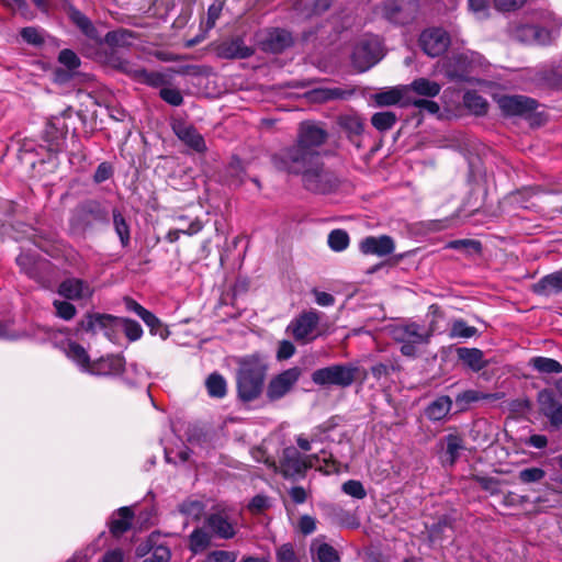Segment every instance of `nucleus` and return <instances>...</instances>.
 Wrapping results in <instances>:
<instances>
[{
  "mask_svg": "<svg viewBox=\"0 0 562 562\" xmlns=\"http://www.w3.org/2000/svg\"><path fill=\"white\" fill-rule=\"evenodd\" d=\"M328 136L321 123L302 121L294 143L271 155L272 166L279 171L301 176L303 187L310 192H335L340 181L335 172L325 168L322 159V147Z\"/></svg>",
  "mask_w": 562,
  "mask_h": 562,
  "instance_id": "f257e3e1",
  "label": "nucleus"
},
{
  "mask_svg": "<svg viewBox=\"0 0 562 562\" xmlns=\"http://www.w3.org/2000/svg\"><path fill=\"white\" fill-rule=\"evenodd\" d=\"M267 372L268 363L259 353L239 359L236 371V392L243 403H250L260 397Z\"/></svg>",
  "mask_w": 562,
  "mask_h": 562,
  "instance_id": "f03ea898",
  "label": "nucleus"
},
{
  "mask_svg": "<svg viewBox=\"0 0 562 562\" xmlns=\"http://www.w3.org/2000/svg\"><path fill=\"white\" fill-rule=\"evenodd\" d=\"M64 10L70 20V22L88 38L94 41L98 44H106L110 47H125L131 45V41L137 36L135 32L120 27L114 31H110L102 38L99 31L92 23V21L72 3H65Z\"/></svg>",
  "mask_w": 562,
  "mask_h": 562,
  "instance_id": "7ed1b4c3",
  "label": "nucleus"
},
{
  "mask_svg": "<svg viewBox=\"0 0 562 562\" xmlns=\"http://www.w3.org/2000/svg\"><path fill=\"white\" fill-rule=\"evenodd\" d=\"M109 222L108 210L95 199H86L70 210L68 227L71 235L85 236L94 224Z\"/></svg>",
  "mask_w": 562,
  "mask_h": 562,
  "instance_id": "20e7f679",
  "label": "nucleus"
},
{
  "mask_svg": "<svg viewBox=\"0 0 562 562\" xmlns=\"http://www.w3.org/2000/svg\"><path fill=\"white\" fill-rule=\"evenodd\" d=\"M395 342L401 344V353L408 358L418 356V347L427 345L432 331L416 322L395 325L391 330Z\"/></svg>",
  "mask_w": 562,
  "mask_h": 562,
  "instance_id": "39448f33",
  "label": "nucleus"
},
{
  "mask_svg": "<svg viewBox=\"0 0 562 562\" xmlns=\"http://www.w3.org/2000/svg\"><path fill=\"white\" fill-rule=\"evenodd\" d=\"M359 368L353 363H335L313 371L311 380L318 386H351L359 374Z\"/></svg>",
  "mask_w": 562,
  "mask_h": 562,
  "instance_id": "423d86ee",
  "label": "nucleus"
},
{
  "mask_svg": "<svg viewBox=\"0 0 562 562\" xmlns=\"http://www.w3.org/2000/svg\"><path fill=\"white\" fill-rule=\"evenodd\" d=\"M383 57L382 43L378 37L364 38L353 48L352 66L358 72H364L378 64Z\"/></svg>",
  "mask_w": 562,
  "mask_h": 562,
  "instance_id": "0eeeda50",
  "label": "nucleus"
},
{
  "mask_svg": "<svg viewBox=\"0 0 562 562\" xmlns=\"http://www.w3.org/2000/svg\"><path fill=\"white\" fill-rule=\"evenodd\" d=\"M72 114V108L68 106L59 115L52 116L46 123L43 138L48 144L50 151L58 153L63 149L67 134L69 133L67 120L71 119Z\"/></svg>",
  "mask_w": 562,
  "mask_h": 562,
  "instance_id": "6e6552de",
  "label": "nucleus"
},
{
  "mask_svg": "<svg viewBox=\"0 0 562 562\" xmlns=\"http://www.w3.org/2000/svg\"><path fill=\"white\" fill-rule=\"evenodd\" d=\"M418 11V0H385L382 5L383 18L396 25L412 23Z\"/></svg>",
  "mask_w": 562,
  "mask_h": 562,
  "instance_id": "1a4fd4ad",
  "label": "nucleus"
},
{
  "mask_svg": "<svg viewBox=\"0 0 562 562\" xmlns=\"http://www.w3.org/2000/svg\"><path fill=\"white\" fill-rule=\"evenodd\" d=\"M301 374V368L292 367L273 376L266 390L268 401L276 402L284 397L297 383Z\"/></svg>",
  "mask_w": 562,
  "mask_h": 562,
  "instance_id": "9d476101",
  "label": "nucleus"
},
{
  "mask_svg": "<svg viewBox=\"0 0 562 562\" xmlns=\"http://www.w3.org/2000/svg\"><path fill=\"white\" fill-rule=\"evenodd\" d=\"M418 43L426 55L438 57L449 48L450 35L441 27H431L422 32Z\"/></svg>",
  "mask_w": 562,
  "mask_h": 562,
  "instance_id": "9b49d317",
  "label": "nucleus"
},
{
  "mask_svg": "<svg viewBox=\"0 0 562 562\" xmlns=\"http://www.w3.org/2000/svg\"><path fill=\"white\" fill-rule=\"evenodd\" d=\"M505 116H527L538 108V101L526 95H503L497 101Z\"/></svg>",
  "mask_w": 562,
  "mask_h": 562,
  "instance_id": "f8f14e48",
  "label": "nucleus"
},
{
  "mask_svg": "<svg viewBox=\"0 0 562 562\" xmlns=\"http://www.w3.org/2000/svg\"><path fill=\"white\" fill-rule=\"evenodd\" d=\"M311 468H313V463L304 460V457L295 448L288 447L283 450L280 459V472L284 477L304 475Z\"/></svg>",
  "mask_w": 562,
  "mask_h": 562,
  "instance_id": "ddd939ff",
  "label": "nucleus"
},
{
  "mask_svg": "<svg viewBox=\"0 0 562 562\" xmlns=\"http://www.w3.org/2000/svg\"><path fill=\"white\" fill-rule=\"evenodd\" d=\"M438 446L442 449V453L440 454L441 464L449 468L456 465L461 452L467 449L464 438L457 431L442 437Z\"/></svg>",
  "mask_w": 562,
  "mask_h": 562,
  "instance_id": "4468645a",
  "label": "nucleus"
},
{
  "mask_svg": "<svg viewBox=\"0 0 562 562\" xmlns=\"http://www.w3.org/2000/svg\"><path fill=\"white\" fill-rule=\"evenodd\" d=\"M319 323V315L316 311H307L301 313L295 319L291 322L290 328L292 336L296 341L308 342L315 339V336L310 337Z\"/></svg>",
  "mask_w": 562,
  "mask_h": 562,
  "instance_id": "2eb2a0df",
  "label": "nucleus"
},
{
  "mask_svg": "<svg viewBox=\"0 0 562 562\" xmlns=\"http://www.w3.org/2000/svg\"><path fill=\"white\" fill-rule=\"evenodd\" d=\"M215 53L224 59H246L255 54V49L245 45L241 36H233L220 42L215 46Z\"/></svg>",
  "mask_w": 562,
  "mask_h": 562,
  "instance_id": "dca6fc26",
  "label": "nucleus"
},
{
  "mask_svg": "<svg viewBox=\"0 0 562 562\" xmlns=\"http://www.w3.org/2000/svg\"><path fill=\"white\" fill-rule=\"evenodd\" d=\"M292 34L280 27L269 29L260 41V48L266 53L281 54L293 45Z\"/></svg>",
  "mask_w": 562,
  "mask_h": 562,
  "instance_id": "f3484780",
  "label": "nucleus"
},
{
  "mask_svg": "<svg viewBox=\"0 0 562 562\" xmlns=\"http://www.w3.org/2000/svg\"><path fill=\"white\" fill-rule=\"evenodd\" d=\"M57 293L66 300L78 301L82 299H90L93 295L94 290L83 279L67 278L59 283Z\"/></svg>",
  "mask_w": 562,
  "mask_h": 562,
  "instance_id": "a211bd4d",
  "label": "nucleus"
},
{
  "mask_svg": "<svg viewBox=\"0 0 562 562\" xmlns=\"http://www.w3.org/2000/svg\"><path fill=\"white\" fill-rule=\"evenodd\" d=\"M204 527L211 531L212 536L220 539L228 540L236 535L235 526L225 512H216L207 515L204 520Z\"/></svg>",
  "mask_w": 562,
  "mask_h": 562,
  "instance_id": "6ab92c4d",
  "label": "nucleus"
},
{
  "mask_svg": "<svg viewBox=\"0 0 562 562\" xmlns=\"http://www.w3.org/2000/svg\"><path fill=\"white\" fill-rule=\"evenodd\" d=\"M125 371V358L122 355H108L92 361L89 374L121 375Z\"/></svg>",
  "mask_w": 562,
  "mask_h": 562,
  "instance_id": "aec40b11",
  "label": "nucleus"
},
{
  "mask_svg": "<svg viewBox=\"0 0 562 562\" xmlns=\"http://www.w3.org/2000/svg\"><path fill=\"white\" fill-rule=\"evenodd\" d=\"M359 249L363 255L384 257L394 251L395 244L389 235L368 236L360 241Z\"/></svg>",
  "mask_w": 562,
  "mask_h": 562,
  "instance_id": "412c9836",
  "label": "nucleus"
},
{
  "mask_svg": "<svg viewBox=\"0 0 562 562\" xmlns=\"http://www.w3.org/2000/svg\"><path fill=\"white\" fill-rule=\"evenodd\" d=\"M177 137L195 153L203 154L207 150L204 137L191 124L178 123L173 125Z\"/></svg>",
  "mask_w": 562,
  "mask_h": 562,
  "instance_id": "4be33fe9",
  "label": "nucleus"
},
{
  "mask_svg": "<svg viewBox=\"0 0 562 562\" xmlns=\"http://www.w3.org/2000/svg\"><path fill=\"white\" fill-rule=\"evenodd\" d=\"M504 396L505 393L503 392L487 393L479 390H465L456 395L454 403L458 412H465L474 403L480 401L496 402L504 398Z\"/></svg>",
  "mask_w": 562,
  "mask_h": 562,
  "instance_id": "5701e85b",
  "label": "nucleus"
},
{
  "mask_svg": "<svg viewBox=\"0 0 562 562\" xmlns=\"http://www.w3.org/2000/svg\"><path fill=\"white\" fill-rule=\"evenodd\" d=\"M337 124L347 138L358 148L361 147V136L364 130L363 119L357 114L339 115Z\"/></svg>",
  "mask_w": 562,
  "mask_h": 562,
  "instance_id": "b1692460",
  "label": "nucleus"
},
{
  "mask_svg": "<svg viewBox=\"0 0 562 562\" xmlns=\"http://www.w3.org/2000/svg\"><path fill=\"white\" fill-rule=\"evenodd\" d=\"M134 516L135 514L133 509L128 506H123L116 509L108 522L110 533L114 538L123 536L131 529Z\"/></svg>",
  "mask_w": 562,
  "mask_h": 562,
  "instance_id": "393cba45",
  "label": "nucleus"
},
{
  "mask_svg": "<svg viewBox=\"0 0 562 562\" xmlns=\"http://www.w3.org/2000/svg\"><path fill=\"white\" fill-rule=\"evenodd\" d=\"M405 97L414 95L420 98H435L441 91V86L428 78H417L404 87Z\"/></svg>",
  "mask_w": 562,
  "mask_h": 562,
  "instance_id": "a878e982",
  "label": "nucleus"
},
{
  "mask_svg": "<svg viewBox=\"0 0 562 562\" xmlns=\"http://www.w3.org/2000/svg\"><path fill=\"white\" fill-rule=\"evenodd\" d=\"M537 295H551L562 292V269L542 277L532 285Z\"/></svg>",
  "mask_w": 562,
  "mask_h": 562,
  "instance_id": "bb28decb",
  "label": "nucleus"
},
{
  "mask_svg": "<svg viewBox=\"0 0 562 562\" xmlns=\"http://www.w3.org/2000/svg\"><path fill=\"white\" fill-rule=\"evenodd\" d=\"M452 407V400L448 395L438 396L425 408V416L431 422H440L447 417Z\"/></svg>",
  "mask_w": 562,
  "mask_h": 562,
  "instance_id": "cd10ccee",
  "label": "nucleus"
},
{
  "mask_svg": "<svg viewBox=\"0 0 562 562\" xmlns=\"http://www.w3.org/2000/svg\"><path fill=\"white\" fill-rule=\"evenodd\" d=\"M457 356L472 371L479 372L486 367L484 353L477 348L460 347L457 349Z\"/></svg>",
  "mask_w": 562,
  "mask_h": 562,
  "instance_id": "c85d7f7f",
  "label": "nucleus"
},
{
  "mask_svg": "<svg viewBox=\"0 0 562 562\" xmlns=\"http://www.w3.org/2000/svg\"><path fill=\"white\" fill-rule=\"evenodd\" d=\"M66 356L75 362L82 372L88 373L91 367V359L87 350L76 341H69L66 349Z\"/></svg>",
  "mask_w": 562,
  "mask_h": 562,
  "instance_id": "c756f323",
  "label": "nucleus"
},
{
  "mask_svg": "<svg viewBox=\"0 0 562 562\" xmlns=\"http://www.w3.org/2000/svg\"><path fill=\"white\" fill-rule=\"evenodd\" d=\"M464 106L474 115H485L488 110V102L476 90H468L463 94Z\"/></svg>",
  "mask_w": 562,
  "mask_h": 562,
  "instance_id": "7c9ffc66",
  "label": "nucleus"
},
{
  "mask_svg": "<svg viewBox=\"0 0 562 562\" xmlns=\"http://www.w3.org/2000/svg\"><path fill=\"white\" fill-rule=\"evenodd\" d=\"M113 226L116 235L120 238L122 247H127L131 243V228L126 218L119 209L112 210Z\"/></svg>",
  "mask_w": 562,
  "mask_h": 562,
  "instance_id": "2f4dec72",
  "label": "nucleus"
},
{
  "mask_svg": "<svg viewBox=\"0 0 562 562\" xmlns=\"http://www.w3.org/2000/svg\"><path fill=\"white\" fill-rule=\"evenodd\" d=\"M529 366L540 373H562V364L558 360L548 357H533L529 360Z\"/></svg>",
  "mask_w": 562,
  "mask_h": 562,
  "instance_id": "473e14b6",
  "label": "nucleus"
},
{
  "mask_svg": "<svg viewBox=\"0 0 562 562\" xmlns=\"http://www.w3.org/2000/svg\"><path fill=\"white\" fill-rule=\"evenodd\" d=\"M211 546V535H209L204 529L202 528H195L190 535H189V550L193 554L201 553L202 551L206 550Z\"/></svg>",
  "mask_w": 562,
  "mask_h": 562,
  "instance_id": "72a5a7b5",
  "label": "nucleus"
},
{
  "mask_svg": "<svg viewBox=\"0 0 562 562\" xmlns=\"http://www.w3.org/2000/svg\"><path fill=\"white\" fill-rule=\"evenodd\" d=\"M450 528L451 522L447 516H442L432 525L426 526L428 542L431 546L441 542L446 538V530Z\"/></svg>",
  "mask_w": 562,
  "mask_h": 562,
  "instance_id": "f704fd0d",
  "label": "nucleus"
},
{
  "mask_svg": "<svg viewBox=\"0 0 562 562\" xmlns=\"http://www.w3.org/2000/svg\"><path fill=\"white\" fill-rule=\"evenodd\" d=\"M205 386L207 394L214 398H223L227 393L226 380L217 372H213L207 376Z\"/></svg>",
  "mask_w": 562,
  "mask_h": 562,
  "instance_id": "c9c22d12",
  "label": "nucleus"
},
{
  "mask_svg": "<svg viewBox=\"0 0 562 562\" xmlns=\"http://www.w3.org/2000/svg\"><path fill=\"white\" fill-rule=\"evenodd\" d=\"M226 179L229 186H240L244 181L245 168L241 159L238 156H233L228 166L226 167Z\"/></svg>",
  "mask_w": 562,
  "mask_h": 562,
  "instance_id": "e433bc0d",
  "label": "nucleus"
},
{
  "mask_svg": "<svg viewBox=\"0 0 562 562\" xmlns=\"http://www.w3.org/2000/svg\"><path fill=\"white\" fill-rule=\"evenodd\" d=\"M100 318L101 319L99 329L103 330L104 336L110 341L114 342L117 337V328L121 327L120 316L103 313V315Z\"/></svg>",
  "mask_w": 562,
  "mask_h": 562,
  "instance_id": "4c0bfd02",
  "label": "nucleus"
},
{
  "mask_svg": "<svg viewBox=\"0 0 562 562\" xmlns=\"http://www.w3.org/2000/svg\"><path fill=\"white\" fill-rule=\"evenodd\" d=\"M403 105H412L429 114H437L440 111V106L436 101L429 100V98H418L415 95H406Z\"/></svg>",
  "mask_w": 562,
  "mask_h": 562,
  "instance_id": "58836bf2",
  "label": "nucleus"
},
{
  "mask_svg": "<svg viewBox=\"0 0 562 562\" xmlns=\"http://www.w3.org/2000/svg\"><path fill=\"white\" fill-rule=\"evenodd\" d=\"M396 121V114L391 111L376 112L371 116V124L379 132L390 131Z\"/></svg>",
  "mask_w": 562,
  "mask_h": 562,
  "instance_id": "ea45409f",
  "label": "nucleus"
},
{
  "mask_svg": "<svg viewBox=\"0 0 562 562\" xmlns=\"http://www.w3.org/2000/svg\"><path fill=\"white\" fill-rule=\"evenodd\" d=\"M120 326L128 341L134 342L143 337L144 330L138 322L130 317H120Z\"/></svg>",
  "mask_w": 562,
  "mask_h": 562,
  "instance_id": "a19ab883",
  "label": "nucleus"
},
{
  "mask_svg": "<svg viewBox=\"0 0 562 562\" xmlns=\"http://www.w3.org/2000/svg\"><path fill=\"white\" fill-rule=\"evenodd\" d=\"M327 243L331 250L340 252L347 249L350 238L345 229L336 228L328 234Z\"/></svg>",
  "mask_w": 562,
  "mask_h": 562,
  "instance_id": "79ce46f5",
  "label": "nucleus"
},
{
  "mask_svg": "<svg viewBox=\"0 0 562 562\" xmlns=\"http://www.w3.org/2000/svg\"><path fill=\"white\" fill-rule=\"evenodd\" d=\"M538 404L540 413L546 416L547 418L550 416V414L553 412V409L559 404L555 401L554 394L552 390L543 389L538 393Z\"/></svg>",
  "mask_w": 562,
  "mask_h": 562,
  "instance_id": "37998d69",
  "label": "nucleus"
},
{
  "mask_svg": "<svg viewBox=\"0 0 562 562\" xmlns=\"http://www.w3.org/2000/svg\"><path fill=\"white\" fill-rule=\"evenodd\" d=\"M145 325L149 328V333L153 336H159L162 340H166L170 331L166 325L151 312L143 319Z\"/></svg>",
  "mask_w": 562,
  "mask_h": 562,
  "instance_id": "c03bdc74",
  "label": "nucleus"
},
{
  "mask_svg": "<svg viewBox=\"0 0 562 562\" xmlns=\"http://www.w3.org/2000/svg\"><path fill=\"white\" fill-rule=\"evenodd\" d=\"M103 313L88 312L78 323L76 331H85L94 335L100 326V317Z\"/></svg>",
  "mask_w": 562,
  "mask_h": 562,
  "instance_id": "a18cd8bd",
  "label": "nucleus"
},
{
  "mask_svg": "<svg viewBox=\"0 0 562 562\" xmlns=\"http://www.w3.org/2000/svg\"><path fill=\"white\" fill-rule=\"evenodd\" d=\"M138 76L139 78L137 82L147 85L153 88L162 87L168 82L164 74L159 71H148L144 67L143 70L138 74Z\"/></svg>",
  "mask_w": 562,
  "mask_h": 562,
  "instance_id": "49530a36",
  "label": "nucleus"
},
{
  "mask_svg": "<svg viewBox=\"0 0 562 562\" xmlns=\"http://www.w3.org/2000/svg\"><path fill=\"white\" fill-rule=\"evenodd\" d=\"M110 63L112 64V66L114 68H116L121 72H124L127 76H130L132 79H134L135 81H138V78H139L138 74L143 70V67L135 66L134 64H132L131 61H128L126 59H123L120 57H114V56L111 57Z\"/></svg>",
  "mask_w": 562,
  "mask_h": 562,
  "instance_id": "de8ad7c7",
  "label": "nucleus"
},
{
  "mask_svg": "<svg viewBox=\"0 0 562 562\" xmlns=\"http://www.w3.org/2000/svg\"><path fill=\"white\" fill-rule=\"evenodd\" d=\"M449 248L464 251L467 255L481 254L482 243L476 239H456L448 245Z\"/></svg>",
  "mask_w": 562,
  "mask_h": 562,
  "instance_id": "09e8293b",
  "label": "nucleus"
},
{
  "mask_svg": "<svg viewBox=\"0 0 562 562\" xmlns=\"http://www.w3.org/2000/svg\"><path fill=\"white\" fill-rule=\"evenodd\" d=\"M179 512L193 520H200L204 512V504L200 501L187 499L179 505Z\"/></svg>",
  "mask_w": 562,
  "mask_h": 562,
  "instance_id": "8fccbe9b",
  "label": "nucleus"
},
{
  "mask_svg": "<svg viewBox=\"0 0 562 562\" xmlns=\"http://www.w3.org/2000/svg\"><path fill=\"white\" fill-rule=\"evenodd\" d=\"M402 99L403 101L405 100V93L403 94L402 91L397 89H391L375 94V102L380 106L397 104L398 102H401Z\"/></svg>",
  "mask_w": 562,
  "mask_h": 562,
  "instance_id": "3c124183",
  "label": "nucleus"
},
{
  "mask_svg": "<svg viewBox=\"0 0 562 562\" xmlns=\"http://www.w3.org/2000/svg\"><path fill=\"white\" fill-rule=\"evenodd\" d=\"M472 480L491 495H497L501 493V481L494 476L474 474L472 475Z\"/></svg>",
  "mask_w": 562,
  "mask_h": 562,
  "instance_id": "603ef678",
  "label": "nucleus"
},
{
  "mask_svg": "<svg viewBox=\"0 0 562 562\" xmlns=\"http://www.w3.org/2000/svg\"><path fill=\"white\" fill-rule=\"evenodd\" d=\"M477 334V328L470 326L463 319H456L450 329L451 337L471 338Z\"/></svg>",
  "mask_w": 562,
  "mask_h": 562,
  "instance_id": "864d4df0",
  "label": "nucleus"
},
{
  "mask_svg": "<svg viewBox=\"0 0 562 562\" xmlns=\"http://www.w3.org/2000/svg\"><path fill=\"white\" fill-rule=\"evenodd\" d=\"M544 476L546 471L537 467L522 469L518 473V480L524 484L540 482Z\"/></svg>",
  "mask_w": 562,
  "mask_h": 562,
  "instance_id": "5fc2aeb1",
  "label": "nucleus"
},
{
  "mask_svg": "<svg viewBox=\"0 0 562 562\" xmlns=\"http://www.w3.org/2000/svg\"><path fill=\"white\" fill-rule=\"evenodd\" d=\"M341 491L357 499H363L367 496V491L363 484L358 480L346 481L341 486Z\"/></svg>",
  "mask_w": 562,
  "mask_h": 562,
  "instance_id": "6e6d98bb",
  "label": "nucleus"
},
{
  "mask_svg": "<svg viewBox=\"0 0 562 562\" xmlns=\"http://www.w3.org/2000/svg\"><path fill=\"white\" fill-rule=\"evenodd\" d=\"M53 305L55 307L56 315L64 321H70L77 314L76 306L68 301L55 300Z\"/></svg>",
  "mask_w": 562,
  "mask_h": 562,
  "instance_id": "4d7b16f0",
  "label": "nucleus"
},
{
  "mask_svg": "<svg viewBox=\"0 0 562 562\" xmlns=\"http://www.w3.org/2000/svg\"><path fill=\"white\" fill-rule=\"evenodd\" d=\"M159 97L172 106H180L183 103V95L177 88L162 87L159 90Z\"/></svg>",
  "mask_w": 562,
  "mask_h": 562,
  "instance_id": "13d9d810",
  "label": "nucleus"
},
{
  "mask_svg": "<svg viewBox=\"0 0 562 562\" xmlns=\"http://www.w3.org/2000/svg\"><path fill=\"white\" fill-rule=\"evenodd\" d=\"M318 562H340L337 550L328 543H322L316 551Z\"/></svg>",
  "mask_w": 562,
  "mask_h": 562,
  "instance_id": "bf43d9fd",
  "label": "nucleus"
},
{
  "mask_svg": "<svg viewBox=\"0 0 562 562\" xmlns=\"http://www.w3.org/2000/svg\"><path fill=\"white\" fill-rule=\"evenodd\" d=\"M237 552L226 550L210 551L204 559V562H236Z\"/></svg>",
  "mask_w": 562,
  "mask_h": 562,
  "instance_id": "052dcab7",
  "label": "nucleus"
},
{
  "mask_svg": "<svg viewBox=\"0 0 562 562\" xmlns=\"http://www.w3.org/2000/svg\"><path fill=\"white\" fill-rule=\"evenodd\" d=\"M58 61L68 70H75L80 66V58L69 48H65L59 52Z\"/></svg>",
  "mask_w": 562,
  "mask_h": 562,
  "instance_id": "680f3d73",
  "label": "nucleus"
},
{
  "mask_svg": "<svg viewBox=\"0 0 562 562\" xmlns=\"http://www.w3.org/2000/svg\"><path fill=\"white\" fill-rule=\"evenodd\" d=\"M277 562H300L293 544L288 542L281 544L276 551Z\"/></svg>",
  "mask_w": 562,
  "mask_h": 562,
  "instance_id": "e2e57ef3",
  "label": "nucleus"
},
{
  "mask_svg": "<svg viewBox=\"0 0 562 562\" xmlns=\"http://www.w3.org/2000/svg\"><path fill=\"white\" fill-rule=\"evenodd\" d=\"M15 262L21 268V270L30 278L35 277L36 269L33 256H31L30 254L21 252L16 257Z\"/></svg>",
  "mask_w": 562,
  "mask_h": 562,
  "instance_id": "0e129e2a",
  "label": "nucleus"
},
{
  "mask_svg": "<svg viewBox=\"0 0 562 562\" xmlns=\"http://www.w3.org/2000/svg\"><path fill=\"white\" fill-rule=\"evenodd\" d=\"M22 40L31 45L41 46L44 44V37L41 35L38 30L34 26H26L20 31Z\"/></svg>",
  "mask_w": 562,
  "mask_h": 562,
  "instance_id": "69168bd1",
  "label": "nucleus"
},
{
  "mask_svg": "<svg viewBox=\"0 0 562 562\" xmlns=\"http://www.w3.org/2000/svg\"><path fill=\"white\" fill-rule=\"evenodd\" d=\"M114 173L113 165L109 161L101 162L94 173H93V182L100 184L106 180H109Z\"/></svg>",
  "mask_w": 562,
  "mask_h": 562,
  "instance_id": "338daca9",
  "label": "nucleus"
},
{
  "mask_svg": "<svg viewBox=\"0 0 562 562\" xmlns=\"http://www.w3.org/2000/svg\"><path fill=\"white\" fill-rule=\"evenodd\" d=\"M247 507L252 514H261L270 507L269 497L262 494H257L250 499Z\"/></svg>",
  "mask_w": 562,
  "mask_h": 562,
  "instance_id": "774afa93",
  "label": "nucleus"
}]
</instances>
